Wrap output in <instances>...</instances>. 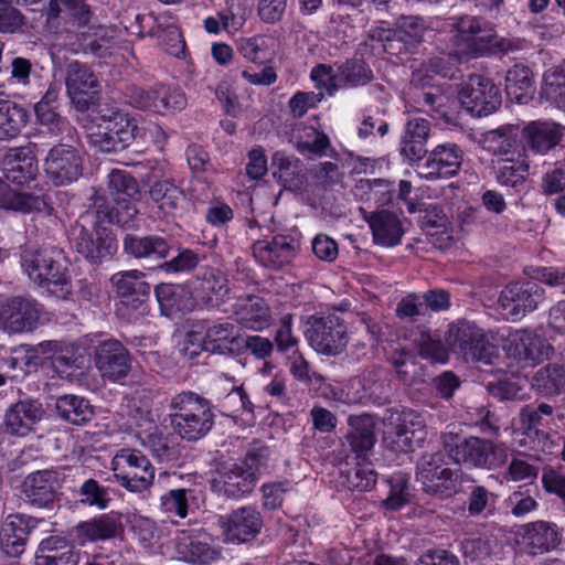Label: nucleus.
Returning a JSON list of instances; mask_svg holds the SVG:
<instances>
[{
    "mask_svg": "<svg viewBox=\"0 0 565 565\" xmlns=\"http://www.w3.org/2000/svg\"><path fill=\"white\" fill-rule=\"evenodd\" d=\"M107 193L115 205L97 198L92 210L81 217L92 224L95 237L81 222L72 225L68 232L71 247L92 264L110 259L117 253L118 243L108 225L129 230L138 224L140 189L137 180L125 170L114 169L107 175Z\"/></svg>",
    "mask_w": 565,
    "mask_h": 565,
    "instance_id": "1",
    "label": "nucleus"
},
{
    "mask_svg": "<svg viewBox=\"0 0 565 565\" xmlns=\"http://www.w3.org/2000/svg\"><path fill=\"white\" fill-rule=\"evenodd\" d=\"M21 266L43 292L58 299H68L72 295V277L62 248L52 245L26 248L21 254Z\"/></svg>",
    "mask_w": 565,
    "mask_h": 565,
    "instance_id": "2",
    "label": "nucleus"
},
{
    "mask_svg": "<svg viewBox=\"0 0 565 565\" xmlns=\"http://www.w3.org/2000/svg\"><path fill=\"white\" fill-rule=\"evenodd\" d=\"M169 408L170 425L174 434L183 440L198 441L214 426L211 403L192 391L175 394Z\"/></svg>",
    "mask_w": 565,
    "mask_h": 565,
    "instance_id": "3",
    "label": "nucleus"
},
{
    "mask_svg": "<svg viewBox=\"0 0 565 565\" xmlns=\"http://www.w3.org/2000/svg\"><path fill=\"white\" fill-rule=\"evenodd\" d=\"M440 34L448 39L456 54L469 57L486 52L494 31L483 18L463 14L441 19Z\"/></svg>",
    "mask_w": 565,
    "mask_h": 565,
    "instance_id": "4",
    "label": "nucleus"
},
{
    "mask_svg": "<svg viewBox=\"0 0 565 565\" xmlns=\"http://www.w3.org/2000/svg\"><path fill=\"white\" fill-rule=\"evenodd\" d=\"M444 449L448 457L458 465L473 468L495 469L508 460V448L478 437L462 438L455 434L443 436Z\"/></svg>",
    "mask_w": 565,
    "mask_h": 565,
    "instance_id": "5",
    "label": "nucleus"
},
{
    "mask_svg": "<svg viewBox=\"0 0 565 565\" xmlns=\"http://www.w3.org/2000/svg\"><path fill=\"white\" fill-rule=\"evenodd\" d=\"M554 408L550 404L537 406L526 405L520 411V422L523 429L521 444L529 446L537 454L554 455L558 451L561 436L556 431H546L554 422Z\"/></svg>",
    "mask_w": 565,
    "mask_h": 565,
    "instance_id": "6",
    "label": "nucleus"
},
{
    "mask_svg": "<svg viewBox=\"0 0 565 565\" xmlns=\"http://www.w3.org/2000/svg\"><path fill=\"white\" fill-rule=\"evenodd\" d=\"M117 483L132 493L149 490L154 481V467L149 458L135 448L119 449L110 461Z\"/></svg>",
    "mask_w": 565,
    "mask_h": 565,
    "instance_id": "7",
    "label": "nucleus"
},
{
    "mask_svg": "<svg viewBox=\"0 0 565 565\" xmlns=\"http://www.w3.org/2000/svg\"><path fill=\"white\" fill-rule=\"evenodd\" d=\"M136 419V437L160 465L179 466L182 460L183 447L173 434L156 425L149 412H139Z\"/></svg>",
    "mask_w": 565,
    "mask_h": 565,
    "instance_id": "8",
    "label": "nucleus"
},
{
    "mask_svg": "<svg viewBox=\"0 0 565 565\" xmlns=\"http://www.w3.org/2000/svg\"><path fill=\"white\" fill-rule=\"evenodd\" d=\"M303 335L317 353L327 356L339 355L349 343L347 324L337 315L309 316Z\"/></svg>",
    "mask_w": 565,
    "mask_h": 565,
    "instance_id": "9",
    "label": "nucleus"
},
{
    "mask_svg": "<svg viewBox=\"0 0 565 565\" xmlns=\"http://www.w3.org/2000/svg\"><path fill=\"white\" fill-rule=\"evenodd\" d=\"M447 341L466 361L491 364L498 349L490 343L488 333L473 321L458 320L449 326Z\"/></svg>",
    "mask_w": 565,
    "mask_h": 565,
    "instance_id": "10",
    "label": "nucleus"
},
{
    "mask_svg": "<svg viewBox=\"0 0 565 565\" xmlns=\"http://www.w3.org/2000/svg\"><path fill=\"white\" fill-rule=\"evenodd\" d=\"M461 471L451 469L445 462L443 452L426 454L416 465V480L425 493L447 499L458 491Z\"/></svg>",
    "mask_w": 565,
    "mask_h": 565,
    "instance_id": "11",
    "label": "nucleus"
},
{
    "mask_svg": "<svg viewBox=\"0 0 565 565\" xmlns=\"http://www.w3.org/2000/svg\"><path fill=\"white\" fill-rule=\"evenodd\" d=\"M100 121L89 134V142L100 152H118L126 149L139 132L138 125L122 111L102 115Z\"/></svg>",
    "mask_w": 565,
    "mask_h": 565,
    "instance_id": "12",
    "label": "nucleus"
},
{
    "mask_svg": "<svg viewBox=\"0 0 565 565\" xmlns=\"http://www.w3.org/2000/svg\"><path fill=\"white\" fill-rule=\"evenodd\" d=\"M545 297V289L541 282L522 279L508 284L501 290L498 303L507 319L515 322L535 311Z\"/></svg>",
    "mask_w": 565,
    "mask_h": 565,
    "instance_id": "13",
    "label": "nucleus"
},
{
    "mask_svg": "<svg viewBox=\"0 0 565 565\" xmlns=\"http://www.w3.org/2000/svg\"><path fill=\"white\" fill-rule=\"evenodd\" d=\"M83 157L81 151L68 143L54 145L44 159V172L55 186L70 185L76 182L83 173Z\"/></svg>",
    "mask_w": 565,
    "mask_h": 565,
    "instance_id": "14",
    "label": "nucleus"
},
{
    "mask_svg": "<svg viewBox=\"0 0 565 565\" xmlns=\"http://www.w3.org/2000/svg\"><path fill=\"white\" fill-rule=\"evenodd\" d=\"M461 104L475 116H488L502 104L500 88L481 74H471L459 90Z\"/></svg>",
    "mask_w": 565,
    "mask_h": 565,
    "instance_id": "15",
    "label": "nucleus"
},
{
    "mask_svg": "<svg viewBox=\"0 0 565 565\" xmlns=\"http://www.w3.org/2000/svg\"><path fill=\"white\" fill-rule=\"evenodd\" d=\"M42 306L33 298L13 296L0 298V330L23 333L38 326Z\"/></svg>",
    "mask_w": 565,
    "mask_h": 565,
    "instance_id": "16",
    "label": "nucleus"
},
{
    "mask_svg": "<svg viewBox=\"0 0 565 565\" xmlns=\"http://www.w3.org/2000/svg\"><path fill=\"white\" fill-rule=\"evenodd\" d=\"M95 366L104 379L118 382L130 372L131 360L127 348L105 333L98 335L94 347Z\"/></svg>",
    "mask_w": 565,
    "mask_h": 565,
    "instance_id": "17",
    "label": "nucleus"
},
{
    "mask_svg": "<svg viewBox=\"0 0 565 565\" xmlns=\"http://www.w3.org/2000/svg\"><path fill=\"white\" fill-rule=\"evenodd\" d=\"M128 103L137 109L163 114L164 111L182 110L186 105V97L180 89L157 84L150 88L130 86L127 89Z\"/></svg>",
    "mask_w": 565,
    "mask_h": 565,
    "instance_id": "18",
    "label": "nucleus"
},
{
    "mask_svg": "<svg viewBox=\"0 0 565 565\" xmlns=\"http://www.w3.org/2000/svg\"><path fill=\"white\" fill-rule=\"evenodd\" d=\"M298 250L297 241L290 235L278 234L257 239L252 246L256 262L265 268L280 269L290 264Z\"/></svg>",
    "mask_w": 565,
    "mask_h": 565,
    "instance_id": "19",
    "label": "nucleus"
},
{
    "mask_svg": "<svg viewBox=\"0 0 565 565\" xmlns=\"http://www.w3.org/2000/svg\"><path fill=\"white\" fill-rule=\"evenodd\" d=\"M224 541L242 544L254 540L263 527L260 512L253 507H243L220 519Z\"/></svg>",
    "mask_w": 565,
    "mask_h": 565,
    "instance_id": "20",
    "label": "nucleus"
},
{
    "mask_svg": "<svg viewBox=\"0 0 565 565\" xmlns=\"http://www.w3.org/2000/svg\"><path fill=\"white\" fill-rule=\"evenodd\" d=\"M565 136V127L552 120H532L521 128L523 150L544 156L557 147Z\"/></svg>",
    "mask_w": 565,
    "mask_h": 565,
    "instance_id": "21",
    "label": "nucleus"
},
{
    "mask_svg": "<svg viewBox=\"0 0 565 565\" xmlns=\"http://www.w3.org/2000/svg\"><path fill=\"white\" fill-rule=\"evenodd\" d=\"M462 158L463 152L456 143L438 145L419 167L418 174L426 180L452 178L459 172Z\"/></svg>",
    "mask_w": 565,
    "mask_h": 565,
    "instance_id": "22",
    "label": "nucleus"
},
{
    "mask_svg": "<svg viewBox=\"0 0 565 565\" xmlns=\"http://www.w3.org/2000/svg\"><path fill=\"white\" fill-rule=\"evenodd\" d=\"M43 415L44 409L39 401L20 399L6 411L1 427L8 435L24 437L35 430Z\"/></svg>",
    "mask_w": 565,
    "mask_h": 565,
    "instance_id": "23",
    "label": "nucleus"
},
{
    "mask_svg": "<svg viewBox=\"0 0 565 565\" xmlns=\"http://www.w3.org/2000/svg\"><path fill=\"white\" fill-rule=\"evenodd\" d=\"M274 180L285 191L302 193L308 183L307 168L301 159L286 151H276L271 156Z\"/></svg>",
    "mask_w": 565,
    "mask_h": 565,
    "instance_id": "24",
    "label": "nucleus"
},
{
    "mask_svg": "<svg viewBox=\"0 0 565 565\" xmlns=\"http://www.w3.org/2000/svg\"><path fill=\"white\" fill-rule=\"evenodd\" d=\"M562 531L555 523L535 521L524 524L519 532V544L525 553L539 555L556 548Z\"/></svg>",
    "mask_w": 565,
    "mask_h": 565,
    "instance_id": "25",
    "label": "nucleus"
},
{
    "mask_svg": "<svg viewBox=\"0 0 565 565\" xmlns=\"http://www.w3.org/2000/svg\"><path fill=\"white\" fill-rule=\"evenodd\" d=\"M61 473L56 470H38L30 473L23 483L26 501L38 508H51L58 495Z\"/></svg>",
    "mask_w": 565,
    "mask_h": 565,
    "instance_id": "26",
    "label": "nucleus"
},
{
    "mask_svg": "<svg viewBox=\"0 0 565 565\" xmlns=\"http://www.w3.org/2000/svg\"><path fill=\"white\" fill-rule=\"evenodd\" d=\"M2 171L7 181L30 188L39 174V161L30 148H13L6 156Z\"/></svg>",
    "mask_w": 565,
    "mask_h": 565,
    "instance_id": "27",
    "label": "nucleus"
},
{
    "mask_svg": "<svg viewBox=\"0 0 565 565\" xmlns=\"http://www.w3.org/2000/svg\"><path fill=\"white\" fill-rule=\"evenodd\" d=\"M396 420L394 449L404 454L414 451L426 438L424 416L414 409L403 408Z\"/></svg>",
    "mask_w": 565,
    "mask_h": 565,
    "instance_id": "28",
    "label": "nucleus"
},
{
    "mask_svg": "<svg viewBox=\"0 0 565 565\" xmlns=\"http://www.w3.org/2000/svg\"><path fill=\"white\" fill-rule=\"evenodd\" d=\"M36 521L23 514H10L0 527V546L4 554L18 557L25 551L26 540Z\"/></svg>",
    "mask_w": 565,
    "mask_h": 565,
    "instance_id": "29",
    "label": "nucleus"
},
{
    "mask_svg": "<svg viewBox=\"0 0 565 565\" xmlns=\"http://www.w3.org/2000/svg\"><path fill=\"white\" fill-rule=\"evenodd\" d=\"M348 425L350 430L345 438L351 452L356 460L369 461L376 441L374 418L369 414L350 416Z\"/></svg>",
    "mask_w": 565,
    "mask_h": 565,
    "instance_id": "30",
    "label": "nucleus"
},
{
    "mask_svg": "<svg viewBox=\"0 0 565 565\" xmlns=\"http://www.w3.org/2000/svg\"><path fill=\"white\" fill-rule=\"evenodd\" d=\"M212 484L215 491L227 498L242 499L252 493L257 481L253 472H246L244 467L234 463L223 467Z\"/></svg>",
    "mask_w": 565,
    "mask_h": 565,
    "instance_id": "31",
    "label": "nucleus"
},
{
    "mask_svg": "<svg viewBox=\"0 0 565 565\" xmlns=\"http://www.w3.org/2000/svg\"><path fill=\"white\" fill-rule=\"evenodd\" d=\"M154 294L161 312L169 318L191 312L198 302L195 295L182 285L161 284Z\"/></svg>",
    "mask_w": 565,
    "mask_h": 565,
    "instance_id": "32",
    "label": "nucleus"
},
{
    "mask_svg": "<svg viewBox=\"0 0 565 565\" xmlns=\"http://www.w3.org/2000/svg\"><path fill=\"white\" fill-rule=\"evenodd\" d=\"M0 209L11 210L22 214L38 212L47 216L54 213V207L46 201L45 196L13 191L9 184L1 179Z\"/></svg>",
    "mask_w": 565,
    "mask_h": 565,
    "instance_id": "33",
    "label": "nucleus"
},
{
    "mask_svg": "<svg viewBox=\"0 0 565 565\" xmlns=\"http://www.w3.org/2000/svg\"><path fill=\"white\" fill-rule=\"evenodd\" d=\"M373 242L382 247H394L401 244L404 228L399 217L391 211L380 210L367 217Z\"/></svg>",
    "mask_w": 565,
    "mask_h": 565,
    "instance_id": "34",
    "label": "nucleus"
},
{
    "mask_svg": "<svg viewBox=\"0 0 565 565\" xmlns=\"http://www.w3.org/2000/svg\"><path fill=\"white\" fill-rule=\"evenodd\" d=\"M286 134L289 142L302 154L326 156L331 145L329 137L323 131L305 122L291 124Z\"/></svg>",
    "mask_w": 565,
    "mask_h": 565,
    "instance_id": "35",
    "label": "nucleus"
},
{
    "mask_svg": "<svg viewBox=\"0 0 565 565\" xmlns=\"http://www.w3.org/2000/svg\"><path fill=\"white\" fill-rule=\"evenodd\" d=\"M430 124L425 118L409 119L401 140L399 152L409 160H422L427 153L426 142L429 137Z\"/></svg>",
    "mask_w": 565,
    "mask_h": 565,
    "instance_id": "36",
    "label": "nucleus"
},
{
    "mask_svg": "<svg viewBox=\"0 0 565 565\" xmlns=\"http://www.w3.org/2000/svg\"><path fill=\"white\" fill-rule=\"evenodd\" d=\"M227 292V278L220 269L215 268L207 269L194 288L198 302L207 309L218 307Z\"/></svg>",
    "mask_w": 565,
    "mask_h": 565,
    "instance_id": "37",
    "label": "nucleus"
},
{
    "mask_svg": "<svg viewBox=\"0 0 565 565\" xmlns=\"http://www.w3.org/2000/svg\"><path fill=\"white\" fill-rule=\"evenodd\" d=\"M521 128L518 125L505 124L481 135V148L493 156L503 157L513 153L519 146Z\"/></svg>",
    "mask_w": 565,
    "mask_h": 565,
    "instance_id": "38",
    "label": "nucleus"
},
{
    "mask_svg": "<svg viewBox=\"0 0 565 565\" xmlns=\"http://www.w3.org/2000/svg\"><path fill=\"white\" fill-rule=\"evenodd\" d=\"M124 250L135 258L163 259L168 256L170 244L160 235L138 236L128 234L124 238Z\"/></svg>",
    "mask_w": 565,
    "mask_h": 565,
    "instance_id": "39",
    "label": "nucleus"
},
{
    "mask_svg": "<svg viewBox=\"0 0 565 565\" xmlns=\"http://www.w3.org/2000/svg\"><path fill=\"white\" fill-rule=\"evenodd\" d=\"M79 561L72 545L60 537H47L39 545L35 565H77Z\"/></svg>",
    "mask_w": 565,
    "mask_h": 565,
    "instance_id": "40",
    "label": "nucleus"
},
{
    "mask_svg": "<svg viewBox=\"0 0 565 565\" xmlns=\"http://www.w3.org/2000/svg\"><path fill=\"white\" fill-rule=\"evenodd\" d=\"M124 514L115 511L99 514L81 524V531L92 542L107 541L124 533Z\"/></svg>",
    "mask_w": 565,
    "mask_h": 565,
    "instance_id": "41",
    "label": "nucleus"
},
{
    "mask_svg": "<svg viewBox=\"0 0 565 565\" xmlns=\"http://www.w3.org/2000/svg\"><path fill=\"white\" fill-rule=\"evenodd\" d=\"M441 18H422L417 15H402L396 20L398 39L408 45L418 44L433 31L440 33Z\"/></svg>",
    "mask_w": 565,
    "mask_h": 565,
    "instance_id": "42",
    "label": "nucleus"
},
{
    "mask_svg": "<svg viewBox=\"0 0 565 565\" xmlns=\"http://www.w3.org/2000/svg\"><path fill=\"white\" fill-rule=\"evenodd\" d=\"M143 273L128 270L116 273L110 280L115 285L121 302L128 305L130 300L142 306L143 298L150 294V285L143 280Z\"/></svg>",
    "mask_w": 565,
    "mask_h": 565,
    "instance_id": "43",
    "label": "nucleus"
},
{
    "mask_svg": "<svg viewBox=\"0 0 565 565\" xmlns=\"http://www.w3.org/2000/svg\"><path fill=\"white\" fill-rule=\"evenodd\" d=\"M234 45L245 61L256 65H265L274 55V40L265 34L239 36L234 40Z\"/></svg>",
    "mask_w": 565,
    "mask_h": 565,
    "instance_id": "44",
    "label": "nucleus"
},
{
    "mask_svg": "<svg viewBox=\"0 0 565 565\" xmlns=\"http://www.w3.org/2000/svg\"><path fill=\"white\" fill-rule=\"evenodd\" d=\"M76 502L83 507L107 510L115 495V489L102 484L94 478H85L74 491Z\"/></svg>",
    "mask_w": 565,
    "mask_h": 565,
    "instance_id": "45",
    "label": "nucleus"
},
{
    "mask_svg": "<svg viewBox=\"0 0 565 565\" xmlns=\"http://www.w3.org/2000/svg\"><path fill=\"white\" fill-rule=\"evenodd\" d=\"M533 74L529 66L513 65L505 75V93L518 104H527L533 96Z\"/></svg>",
    "mask_w": 565,
    "mask_h": 565,
    "instance_id": "46",
    "label": "nucleus"
},
{
    "mask_svg": "<svg viewBox=\"0 0 565 565\" xmlns=\"http://www.w3.org/2000/svg\"><path fill=\"white\" fill-rule=\"evenodd\" d=\"M65 84L68 95L74 99L77 95L95 90L98 81L86 64L72 60L66 63Z\"/></svg>",
    "mask_w": 565,
    "mask_h": 565,
    "instance_id": "47",
    "label": "nucleus"
},
{
    "mask_svg": "<svg viewBox=\"0 0 565 565\" xmlns=\"http://www.w3.org/2000/svg\"><path fill=\"white\" fill-rule=\"evenodd\" d=\"M29 120V111L12 100L0 99V140H11L20 135Z\"/></svg>",
    "mask_w": 565,
    "mask_h": 565,
    "instance_id": "48",
    "label": "nucleus"
},
{
    "mask_svg": "<svg viewBox=\"0 0 565 565\" xmlns=\"http://www.w3.org/2000/svg\"><path fill=\"white\" fill-rule=\"evenodd\" d=\"M56 412L61 418L73 425H85L94 417L89 402L76 395H64L56 401Z\"/></svg>",
    "mask_w": 565,
    "mask_h": 565,
    "instance_id": "49",
    "label": "nucleus"
},
{
    "mask_svg": "<svg viewBox=\"0 0 565 565\" xmlns=\"http://www.w3.org/2000/svg\"><path fill=\"white\" fill-rule=\"evenodd\" d=\"M513 341L519 356L534 363L547 358L552 350L543 337L527 330L516 332Z\"/></svg>",
    "mask_w": 565,
    "mask_h": 565,
    "instance_id": "50",
    "label": "nucleus"
},
{
    "mask_svg": "<svg viewBox=\"0 0 565 565\" xmlns=\"http://www.w3.org/2000/svg\"><path fill=\"white\" fill-rule=\"evenodd\" d=\"M34 111L39 125V135L60 138L62 141L65 139V137L71 140L74 138V134L76 132L75 128L65 117H62L57 110L46 109Z\"/></svg>",
    "mask_w": 565,
    "mask_h": 565,
    "instance_id": "51",
    "label": "nucleus"
},
{
    "mask_svg": "<svg viewBox=\"0 0 565 565\" xmlns=\"http://www.w3.org/2000/svg\"><path fill=\"white\" fill-rule=\"evenodd\" d=\"M153 203L164 213H174L184 201L183 191L170 180L156 181L149 190Z\"/></svg>",
    "mask_w": 565,
    "mask_h": 565,
    "instance_id": "52",
    "label": "nucleus"
},
{
    "mask_svg": "<svg viewBox=\"0 0 565 565\" xmlns=\"http://www.w3.org/2000/svg\"><path fill=\"white\" fill-rule=\"evenodd\" d=\"M529 173V162L526 154H519L518 159L505 158L498 162L495 168V179L499 184L518 189L525 182Z\"/></svg>",
    "mask_w": 565,
    "mask_h": 565,
    "instance_id": "53",
    "label": "nucleus"
},
{
    "mask_svg": "<svg viewBox=\"0 0 565 565\" xmlns=\"http://www.w3.org/2000/svg\"><path fill=\"white\" fill-rule=\"evenodd\" d=\"M377 481V473L367 461L358 460L356 465L341 472L340 483L350 491H370Z\"/></svg>",
    "mask_w": 565,
    "mask_h": 565,
    "instance_id": "54",
    "label": "nucleus"
},
{
    "mask_svg": "<svg viewBox=\"0 0 565 565\" xmlns=\"http://www.w3.org/2000/svg\"><path fill=\"white\" fill-rule=\"evenodd\" d=\"M120 23L128 34L136 35L138 39H159L162 30L158 17L152 13H127L122 17Z\"/></svg>",
    "mask_w": 565,
    "mask_h": 565,
    "instance_id": "55",
    "label": "nucleus"
},
{
    "mask_svg": "<svg viewBox=\"0 0 565 565\" xmlns=\"http://www.w3.org/2000/svg\"><path fill=\"white\" fill-rule=\"evenodd\" d=\"M236 313L238 321L248 329L260 331L269 326V309L258 297L248 298Z\"/></svg>",
    "mask_w": 565,
    "mask_h": 565,
    "instance_id": "56",
    "label": "nucleus"
},
{
    "mask_svg": "<svg viewBox=\"0 0 565 565\" xmlns=\"http://www.w3.org/2000/svg\"><path fill=\"white\" fill-rule=\"evenodd\" d=\"M236 328L232 322H221L210 326L203 338V349L205 351L225 353L232 351V344L235 342Z\"/></svg>",
    "mask_w": 565,
    "mask_h": 565,
    "instance_id": "57",
    "label": "nucleus"
},
{
    "mask_svg": "<svg viewBox=\"0 0 565 565\" xmlns=\"http://www.w3.org/2000/svg\"><path fill=\"white\" fill-rule=\"evenodd\" d=\"M386 482L390 491L382 502L386 510L397 511L409 503L412 498L409 478L398 472L386 479Z\"/></svg>",
    "mask_w": 565,
    "mask_h": 565,
    "instance_id": "58",
    "label": "nucleus"
},
{
    "mask_svg": "<svg viewBox=\"0 0 565 565\" xmlns=\"http://www.w3.org/2000/svg\"><path fill=\"white\" fill-rule=\"evenodd\" d=\"M541 93L558 107L565 106V65L551 67L544 73Z\"/></svg>",
    "mask_w": 565,
    "mask_h": 565,
    "instance_id": "59",
    "label": "nucleus"
},
{
    "mask_svg": "<svg viewBox=\"0 0 565 565\" xmlns=\"http://www.w3.org/2000/svg\"><path fill=\"white\" fill-rule=\"evenodd\" d=\"M42 352H52L51 364L60 376H68L77 367V356L72 348H60L57 342L49 341L40 344Z\"/></svg>",
    "mask_w": 565,
    "mask_h": 565,
    "instance_id": "60",
    "label": "nucleus"
},
{
    "mask_svg": "<svg viewBox=\"0 0 565 565\" xmlns=\"http://www.w3.org/2000/svg\"><path fill=\"white\" fill-rule=\"evenodd\" d=\"M338 77L347 86L355 87L367 84L372 77V70L359 58L348 60L339 67Z\"/></svg>",
    "mask_w": 565,
    "mask_h": 565,
    "instance_id": "61",
    "label": "nucleus"
},
{
    "mask_svg": "<svg viewBox=\"0 0 565 565\" xmlns=\"http://www.w3.org/2000/svg\"><path fill=\"white\" fill-rule=\"evenodd\" d=\"M497 495L483 486L471 487L467 504L471 516H487L495 509Z\"/></svg>",
    "mask_w": 565,
    "mask_h": 565,
    "instance_id": "62",
    "label": "nucleus"
},
{
    "mask_svg": "<svg viewBox=\"0 0 565 565\" xmlns=\"http://www.w3.org/2000/svg\"><path fill=\"white\" fill-rule=\"evenodd\" d=\"M534 380L545 393L558 394L565 386V367L559 364H547L536 372Z\"/></svg>",
    "mask_w": 565,
    "mask_h": 565,
    "instance_id": "63",
    "label": "nucleus"
},
{
    "mask_svg": "<svg viewBox=\"0 0 565 565\" xmlns=\"http://www.w3.org/2000/svg\"><path fill=\"white\" fill-rule=\"evenodd\" d=\"M269 455L270 450L267 446L255 443L246 451L242 463L238 465L244 467L246 472H253L255 480L258 482L260 476L268 468Z\"/></svg>",
    "mask_w": 565,
    "mask_h": 565,
    "instance_id": "64",
    "label": "nucleus"
}]
</instances>
